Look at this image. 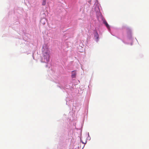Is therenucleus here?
I'll return each mask as SVG.
<instances>
[{
  "mask_svg": "<svg viewBox=\"0 0 149 149\" xmlns=\"http://www.w3.org/2000/svg\"><path fill=\"white\" fill-rule=\"evenodd\" d=\"M43 56L42 60L43 62L48 63L49 60V52L47 45L45 44L42 46V49Z\"/></svg>",
  "mask_w": 149,
  "mask_h": 149,
  "instance_id": "f257e3e1",
  "label": "nucleus"
},
{
  "mask_svg": "<svg viewBox=\"0 0 149 149\" xmlns=\"http://www.w3.org/2000/svg\"><path fill=\"white\" fill-rule=\"evenodd\" d=\"M71 77L72 78H75L76 76V73L75 71H73L72 72Z\"/></svg>",
  "mask_w": 149,
  "mask_h": 149,
  "instance_id": "f03ea898",
  "label": "nucleus"
},
{
  "mask_svg": "<svg viewBox=\"0 0 149 149\" xmlns=\"http://www.w3.org/2000/svg\"><path fill=\"white\" fill-rule=\"evenodd\" d=\"M103 23L105 24L106 26L107 27L108 29H110V27L109 25L105 20L103 21Z\"/></svg>",
  "mask_w": 149,
  "mask_h": 149,
  "instance_id": "7ed1b4c3",
  "label": "nucleus"
},
{
  "mask_svg": "<svg viewBox=\"0 0 149 149\" xmlns=\"http://www.w3.org/2000/svg\"><path fill=\"white\" fill-rule=\"evenodd\" d=\"M43 1L42 3V5L43 6H45L46 4V0H42Z\"/></svg>",
  "mask_w": 149,
  "mask_h": 149,
  "instance_id": "20e7f679",
  "label": "nucleus"
}]
</instances>
